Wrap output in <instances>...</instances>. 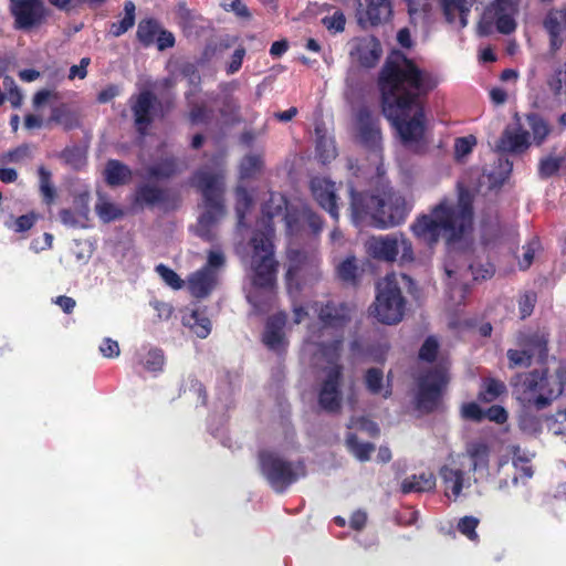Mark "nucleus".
I'll use <instances>...</instances> for the list:
<instances>
[{
	"label": "nucleus",
	"mask_w": 566,
	"mask_h": 566,
	"mask_svg": "<svg viewBox=\"0 0 566 566\" xmlns=\"http://www.w3.org/2000/svg\"><path fill=\"white\" fill-rule=\"evenodd\" d=\"M438 85L437 76L420 69L400 50H392L378 75L381 109L397 129L403 145L423 138L426 115L423 99Z\"/></svg>",
	"instance_id": "f257e3e1"
},
{
	"label": "nucleus",
	"mask_w": 566,
	"mask_h": 566,
	"mask_svg": "<svg viewBox=\"0 0 566 566\" xmlns=\"http://www.w3.org/2000/svg\"><path fill=\"white\" fill-rule=\"evenodd\" d=\"M274 238V228L269 223L263 229H255L249 241L253 272L251 282L254 290L247 298L258 313L269 312L275 298L279 262L275 259Z\"/></svg>",
	"instance_id": "f03ea898"
},
{
	"label": "nucleus",
	"mask_w": 566,
	"mask_h": 566,
	"mask_svg": "<svg viewBox=\"0 0 566 566\" xmlns=\"http://www.w3.org/2000/svg\"><path fill=\"white\" fill-rule=\"evenodd\" d=\"M350 210L355 223L370 221L385 229L405 222L413 202L398 191H385L382 196L369 191H356L350 187Z\"/></svg>",
	"instance_id": "7ed1b4c3"
},
{
	"label": "nucleus",
	"mask_w": 566,
	"mask_h": 566,
	"mask_svg": "<svg viewBox=\"0 0 566 566\" xmlns=\"http://www.w3.org/2000/svg\"><path fill=\"white\" fill-rule=\"evenodd\" d=\"M517 379V399L523 408L541 411L563 394L566 386V368L559 367L554 373L548 367L533 369L520 374Z\"/></svg>",
	"instance_id": "20e7f679"
},
{
	"label": "nucleus",
	"mask_w": 566,
	"mask_h": 566,
	"mask_svg": "<svg viewBox=\"0 0 566 566\" xmlns=\"http://www.w3.org/2000/svg\"><path fill=\"white\" fill-rule=\"evenodd\" d=\"M193 179L205 203V211L198 219L196 233L206 242H213L216 240L213 227L226 212L223 203L224 175L221 170L210 171L200 168L195 172Z\"/></svg>",
	"instance_id": "39448f33"
},
{
	"label": "nucleus",
	"mask_w": 566,
	"mask_h": 566,
	"mask_svg": "<svg viewBox=\"0 0 566 566\" xmlns=\"http://www.w3.org/2000/svg\"><path fill=\"white\" fill-rule=\"evenodd\" d=\"M413 237L424 245L434 247L440 238L448 243L460 241L464 235L458 231L450 212L440 202L430 209L429 213L418 216L410 224Z\"/></svg>",
	"instance_id": "423d86ee"
},
{
	"label": "nucleus",
	"mask_w": 566,
	"mask_h": 566,
	"mask_svg": "<svg viewBox=\"0 0 566 566\" xmlns=\"http://www.w3.org/2000/svg\"><path fill=\"white\" fill-rule=\"evenodd\" d=\"M258 463L262 476L276 493H284L307 473L304 461H289L273 450H260L258 452Z\"/></svg>",
	"instance_id": "0eeeda50"
},
{
	"label": "nucleus",
	"mask_w": 566,
	"mask_h": 566,
	"mask_svg": "<svg viewBox=\"0 0 566 566\" xmlns=\"http://www.w3.org/2000/svg\"><path fill=\"white\" fill-rule=\"evenodd\" d=\"M461 12L469 11V7L476 0H449ZM521 0H493L483 11L478 24V32L482 36L490 35L495 25L501 34H511L516 30L515 15L518 13Z\"/></svg>",
	"instance_id": "6e6552de"
},
{
	"label": "nucleus",
	"mask_w": 566,
	"mask_h": 566,
	"mask_svg": "<svg viewBox=\"0 0 566 566\" xmlns=\"http://www.w3.org/2000/svg\"><path fill=\"white\" fill-rule=\"evenodd\" d=\"M376 300L369 312L386 325L398 324L405 314L406 300L402 296L396 274H387L376 284Z\"/></svg>",
	"instance_id": "1a4fd4ad"
},
{
	"label": "nucleus",
	"mask_w": 566,
	"mask_h": 566,
	"mask_svg": "<svg viewBox=\"0 0 566 566\" xmlns=\"http://www.w3.org/2000/svg\"><path fill=\"white\" fill-rule=\"evenodd\" d=\"M549 333L546 329L518 332L515 337L516 349L506 352L509 368L530 367L534 357L545 364L548 357Z\"/></svg>",
	"instance_id": "9d476101"
},
{
	"label": "nucleus",
	"mask_w": 566,
	"mask_h": 566,
	"mask_svg": "<svg viewBox=\"0 0 566 566\" xmlns=\"http://www.w3.org/2000/svg\"><path fill=\"white\" fill-rule=\"evenodd\" d=\"M449 381V370L443 364H438L420 374L417 378V392L415 396L417 409L424 413L436 411Z\"/></svg>",
	"instance_id": "9b49d317"
},
{
	"label": "nucleus",
	"mask_w": 566,
	"mask_h": 566,
	"mask_svg": "<svg viewBox=\"0 0 566 566\" xmlns=\"http://www.w3.org/2000/svg\"><path fill=\"white\" fill-rule=\"evenodd\" d=\"M129 103L135 127L140 135L147 133L155 117L164 118L176 106L174 97L159 102L150 90H144L133 95Z\"/></svg>",
	"instance_id": "f8f14e48"
},
{
	"label": "nucleus",
	"mask_w": 566,
	"mask_h": 566,
	"mask_svg": "<svg viewBox=\"0 0 566 566\" xmlns=\"http://www.w3.org/2000/svg\"><path fill=\"white\" fill-rule=\"evenodd\" d=\"M324 377L319 384L317 401L328 413H337L342 409L344 366L324 367Z\"/></svg>",
	"instance_id": "ddd939ff"
},
{
	"label": "nucleus",
	"mask_w": 566,
	"mask_h": 566,
	"mask_svg": "<svg viewBox=\"0 0 566 566\" xmlns=\"http://www.w3.org/2000/svg\"><path fill=\"white\" fill-rule=\"evenodd\" d=\"M9 10L14 19V29L24 31L41 25L51 14L43 0H11Z\"/></svg>",
	"instance_id": "4468645a"
},
{
	"label": "nucleus",
	"mask_w": 566,
	"mask_h": 566,
	"mask_svg": "<svg viewBox=\"0 0 566 566\" xmlns=\"http://www.w3.org/2000/svg\"><path fill=\"white\" fill-rule=\"evenodd\" d=\"M458 203H453L450 199L443 198L439 202L444 205L450 212L452 221L455 223L458 231L463 235L472 230L473 226V197L470 191L459 185Z\"/></svg>",
	"instance_id": "2eb2a0df"
},
{
	"label": "nucleus",
	"mask_w": 566,
	"mask_h": 566,
	"mask_svg": "<svg viewBox=\"0 0 566 566\" xmlns=\"http://www.w3.org/2000/svg\"><path fill=\"white\" fill-rule=\"evenodd\" d=\"M177 197L169 189L161 188L150 182L139 184L133 196V205L140 209L164 207L165 209L176 207Z\"/></svg>",
	"instance_id": "dca6fc26"
},
{
	"label": "nucleus",
	"mask_w": 566,
	"mask_h": 566,
	"mask_svg": "<svg viewBox=\"0 0 566 566\" xmlns=\"http://www.w3.org/2000/svg\"><path fill=\"white\" fill-rule=\"evenodd\" d=\"M356 122L360 143L366 147H376L381 139L378 116L367 106H363L357 111Z\"/></svg>",
	"instance_id": "f3484780"
},
{
	"label": "nucleus",
	"mask_w": 566,
	"mask_h": 566,
	"mask_svg": "<svg viewBox=\"0 0 566 566\" xmlns=\"http://www.w3.org/2000/svg\"><path fill=\"white\" fill-rule=\"evenodd\" d=\"M382 54L381 43L375 35L357 39L350 55L365 69L375 67Z\"/></svg>",
	"instance_id": "a211bd4d"
},
{
	"label": "nucleus",
	"mask_w": 566,
	"mask_h": 566,
	"mask_svg": "<svg viewBox=\"0 0 566 566\" xmlns=\"http://www.w3.org/2000/svg\"><path fill=\"white\" fill-rule=\"evenodd\" d=\"M311 190L317 203L326 210L333 219L337 220L339 214L335 184L328 179L316 177L311 180Z\"/></svg>",
	"instance_id": "6ab92c4d"
},
{
	"label": "nucleus",
	"mask_w": 566,
	"mask_h": 566,
	"mask_svg": "<svg viewBox=\"0 0 566 566\" xmlns=\"http://www.w3.org/2000/svg\"><path fill=\"white\" fill-rule=\"evenodd\" d=\"M367 252L376 260L394 262L399 254L398 235H379L370 238L367 243Z\"/></svg>",
	"instance_id": "aec40b11"
},
{
	"label": "nucleus",
	"mask_w": 566,
	"mask_h": 566,
	"mask_svg": "<svg viewBox=\"0 0 566 566\" xmlns=\"http://www.w3.org/2000/svg\"><path fill=\"white\" fill-rule=\"evenodd\" d=\"M365 9H358V22L360 25L369 23L377 27L387 22L392 15V6L390 0H365Z\"/></svg>",
	"instance_id": "412c9836"
},
{
	"label": "nucleus",
	"mask_w": 566,
	"mask_h": 566,
	"mask_svg": "<svg viewBox=\"0 0 566 566\" xmlns=\"http://www.w3.org/2000/svg\"><path fill=\"white\" fill-rule=\"evenodd\" d=\"M286 324V315L279 312L271 315L265 323L262 335L263 344L271 350L280 352L285 346L284 327Z\"/></svg>",
	"instance_id": "4be33fe9"
},
{
	"label": "nucleus",
	"mask_w": 566,
	"mask_h": 566,
	"mask_svg": "<svg viewBox=\"0 0 566 566\" xmlns=\"http://www.w3.org/2000/svg\"><path fill=\"white\" fill-rule=\"evenodd\" d=\"M530 147V133L527 130L506 128L497 144L496 148L502 154H522Z\"/></svg>",
	"instance_id": "5701e85b"
},
{
	"label": "nucleus",
	"mask_w": 566,
	"mask_h": 566,
	"mask_svg": "<svg viewBox=\"0 0 566 566\" xmlns=\"http://www.w3.org/2000/svg\"><path fill=\"white\" fill-rule=\"evenodd\" d=\"M318 319L324 327L343 328L350 319L344 303L328 301L318 310Z\"/></svg>",
	"instance_id": "b1692460"
},
{
	"label": "nucleus",
	"mask_w": 566,
	"mask_h": 566,
	"mask_svg": "<svg viewBox=\"0 0 566 566\" xmlns=\"http://www.w3.org/2000/svg\"><path fill=\"white\" fill-rule=\"evenodd\" d=\"M228 88V84L222 85L221 94L213 101L219 104V114L224 123L238 124L241 122V106Z\"/></svg>",
	"instance_id": "393cba45"
},
{
	"label": "nucleus",
	"mask_w": 566,
	"mask_h": 566,
	"mask_svg": "<svg viewBox=\"0 0 566 566\" xmlns=\"http://www.w3.org/2000/svg\"><path fill=\"white\" fill-rule=\"evenodd\" d=\"M286 258L289 266L285 279L287 286L291 287L294 280L297 279L303 270L314 265L315 256L304 250L290 249L286 253Z\"/></svg>",
	"instance_id": "a878e982"
},
{
	"label": "nucleus",
	"mask_w": 566,
	"mask_h": 566,
	"mask_svg": "<svg viewBox=\"0 0 566 566\" xmlns=\"http://www.w3.org/2000/svg\"><path fill=\"white\" fill-rule=\"evenodd\" d=\"M364 382L371 395H381L388 399L392 395V373L387 375V385L384 386V373L380 368L371 367L365 371Z\"/></svg>",
	"instance_id": "bb28decb"
},
{
	"label": "nucleus",
	"mask_w": 566,
	"mask_h": 566,
	"mask_svg": "<svg viewBox=\"0 0 566 566\" xmlns=\"http://www.w3.org/2000/svg\"><path fill=\"white\" fill-rule=\"evenodd\" d=\"M181 163L175 156L160 158L155 164L146 168V177L156 180H169L181 172Z\"/></svg>",
	"instance_id": "cd10ccee"
},
{
	"label": "nucleus",
	"mask_w": 566,
	"mask_h": 566,
	"mask_svg": "<svg viewBox=\"0 0 566 566\" xmlns=\"http://www.w3.org/2000/svg\"><path fill=\"white\" fill-rule=\"evenodd\" d=\"M217 284V275L216 273L208 269L203 268L189 279V289L193 296L197 298L207 297Z\"/></svg>",
	"instance_id": "c85d7f7f"
},
{
	"label": "nucleus",
	"mask_w": 566,
	"mask_h": 566,
	"mask_svg": "<svg viewBox=\"0 0 566 566\" xmlns=\"http://www.w3.org/2000/svg\"><path fill=\"white\" fill-rule=\"evenodd\" d=\"M133 177V171L126 164L118 159H108L104 169V180L111 187L127 185Z\"/></svg>",
	"instance_id": "c756f323"
},
{
	"label": "nucleus",
	"mask_w": 566,
	"mask_h": 566,
	"mask_svg": "<svg viewBox=\"0 0 566 566\" xmlns=\"http://www.w3.org/2000/svg\"><path fill=\"white\" fill-rule=\"evenodd\" d=\"M436 488V476L433 473H420L419 475L412 474L411 476L406 478L401 482V492L403 494L409 493H423L430 492Z\"/></svg>",
	"instance_id": "7c9ffc66"
},
{
	"label": "nucleus",
	"mask_w": 566,
	"mask_h": 566,
	"mask_svg": "<svg viewBox=\"0 0 566 566\" xmlns=\"http://www.w3.org/2000/svg\"><path fill=\"white\" fill-rule=\"evenodd\" d=\"M439 474L446 490H450L454 499L460 496L463 489L464 471L449 465H442L439 470Z\"/></svg>",
	"instance_id": "2f4dec72"
},
{
	"label": "nucleus",
	"mask_w": 566,
	"mask_h": 566,
	"mask_svg": "<svg viewBox=\"0 0 566 566\" xmlns=\"http://www.w3.org/2000/svg\"><path fill=\"white\" fill-rule=\"evenodd\" d=\"M49 122L63 126L65 130H71L80 126L77 114L65 103L52 108Z\"/></svg>",
	"instance_id": "473e14b6"
},
{
	"label": "nucleus",
	"mask_w": 566,
	"mask_h": 566,
	"mask_svg": "<svg viewBox=\"0 0 566 566\" xmlns=\"http://www.w3.org/2000/svg\"><path fill=\"white\" fill-rule=\"evenodd\" d=\"M160 30L161 25L155 18L142 19L137 27L136 38L144 48H149L155 43Z\"/></svg>",
	"instance_id": "72a5a7b5"
},
{
	"label": "nucleus",
	"mask_w": 566,
	"mask_h": 566,
	"mask_svg": "<svg viewBox=\"0 0 566 566\" xmlns=\"http://www.w3.org/2000/svg\"><path fill=\"white\" fill-rule=\"evenodd\" d=\"M344 339L335 338L331 342H321L317 344V350L321 357L328 364L327 367L343 366L339 360L342 357Z\"/></svg>",
	"instance_id": "f704fd0d"
},
{
	"label": "nucleus",
	"mask_w": 566,
	"mask_h": 566,
	"mask_svg": "<svg viewBox=\"0 0 566 566\" xmlns=\"http://www.w3.org/2000/svg\"><path fill=\"white\" fill-rule=\"evenodd\" d=\"M184 325L188 326L198 337L206 338L211 332V322L203 311L192 310L184 316Z\"/></svg>",
	"instance_id": "c9c22d12"
},
{
	"label": "nucleus",
	"mask_w": 566,
	"mask_h": 566,
	"mask_svg": "<svg viewBox=\"0 0 566 566\" xmlns=\"http://www.w3.org/2000/svg\"><path fill=\"white\" fill-rule=\"evenodd\" d=\"M264 160L260 154H248L241 161L239 167L240 179H253L262 172Z\"/></svg>",
	"instance_id": "e433bc0d"
},
{
	"label": "nucleus",
	"mask_w": 566,
	"mask_h": 566,
	"mask_svg": "<svg viewBox=\"0 0 566 566\" xmlns=\"http://www.w3.org/2000/svg\"><path fill=\"white\" fill-rule=\"evenodd\" d=\"M338 279L347 284L357 285L359 266L355 255L346 256L336 268Z\"/></svg>",
	"instance_id": "4c0bfd02"
},
{
	"label": "nucleus",
	"mask_w": 566,
	"mask_h": 566,
	"mask_svg": "<svg viewBox=\"0 0 566 566\" xmlns=\"http://www.w3.org/2000/svg\"><path fill=\"white\" fill-rule=\"evenodd\" d=\"M505 391L506 386L503 381L495 378H486L478 394V400L480 402L490 403L496 400Z\"/></svg>",
	"instance_id": "58836bf2"
},
{
	"label": "nucleus",
	"mask_w": 566,
	"mask_h": 566,
	"mask_svg": "<svg viewBox=\"0 0 566 566\" xmlns=\"http://www.w3.org/2000/svg\"><path fill=\"white\" fill-rule=\"evenodd\" d=\"M124 11H125V17L122 20H119L117 22H113L111 24L109 33L113 36L118 38V36L123 35L135 24V11H136L135 3L130 0L126 1L124 4Z\"/></svg>",
	"instance_id": "ea45409f"
},
{
	"label": "nucleus",
	"mask_w": 566,
	"mask_h": 566,
	"mask_svg": "<svg viewBox=\"0 0 566 566\" xmlns=\"http://www.w3.org/2000/svg\"><path fill=\"white\" fill-rule=\"evenodd\" d=\"M347 449L361 462L368 461L370 454L375 451V446L370 442H359L355 433L349 432L346 436Z\"/></svg>",
	"instance_id": "a19ab883"
},
{
	"label": "nucleus",
	"mask_w": 566,
	"mask_h": 566,
	"mask_svg": "<svg viewBox=\"0 0 566 566\" xmlns=\"http://www.w3.org/2000/svg\"><path fill=\"white\" fill-rule=\"evenodd\" d=\"M546 84L554 97L566 95V62L547 77Z\"/></svg>",
	"instance_id": "79ce46f5"
},
{
	"label": "nucleus",
	"mask_w": 566,
	"mask_h": 566,
	"mask_svg": "<svg viewBox=\"0 0 566 566\" xmlns=\"http://www.w3.org/2000/svg\"><path fill=\"white\" fill-rule=\"evenodd\" d=\"M38 174L40 179V192L42 195L43 202L50 206L56 198V190L51 180V171L48 170L44 166H41L38 169Z\"/></svg>",
	"instance_id": "37998d69"
},
{
	"label": "nucleus",
	"mask_w": 566,
	"mask_h": 566,
	"mask_svg": "<svg viewBox=\"0 0 566 566\" xmlns=\"http://www.w3.org/2000/svg\"><path fill=\"white\" fill-rule=\"evenodd\" d=\"M467 452L472 460L473 470L486 467L489 463L490 448L485 442L476 441L469 444Z\"/></svg>",
	"instance_id": "c03bdc74"
},
{
	"label": "nucleus",
	"mask_w": 566,
	"mask_h": 566,
	"mask_svg": "<svg viewBox=\"0 0 566 566\" xmlns=\"http://www.w3.org/2000/svg\"><path fill=\"white\" fill-rule=\"evenodd\" d=\"M544 28L548 34H562L566 29V9L549 11L544 20Z\"/></svg>",
	"instance_id": "a18cd8bd"
},
{
	"label": "nucleus",
	"mask_w": 566,
	"mask_h": 566,
	"mask_svg": "<svg viewBox=\"0 0 566 566\" xmlns=\"http://www.w3.org/2000/svg\"><path fill=\"white\" fill-rule=\"evenodd\" d=\"M140 363L150 373L161 371L165 365L164 350L157 347L150 348Z\"/></svg>",
	"instance_id": "49530a36"
},
{
	"label": "nucleus",
	"mask_w": 566,
	"mask_h": 566,
	"mask_svg": "<svg viewBox=\"0 0 566 566\" xmlns=\"http://www.w3.org/2000/svg\"><path fill=\"white\" fill-rule=\"evenodd\" d=\"M253 205V198L245 187L238 186L235 188V212L240 220L245 218V214Z\"/></svg>",
	"instance_id": "de8ad7c7"
},
{
	"label": "nucleus",
	"mask_w": 566,
	"mask_h": 566,
	"mask_svg": "<svg viewBox=\"0 0 566 566\" xmlns=\"http://www.w3.org/2000/svg\"><path fill=\"white\" fill-rule=\"evenodd\" d=\"M285 206L286 200L282 195L271 192L270 199L262 206V213L271 220L274 217L280 216Z\"/></svg>",
	"instance_id": "09e8293b"
},
{
	"label": "nucleus",
	"mask_w": 566,
	"mask_h": 566,
	"mask_svg": "<svg viewBox=\"0 0 566 566\" xmlns=\"http://www.w3.org/2000/svg\"><path fill=\"white\" fill-rule=\"evenodd\" d=\"M61 222L71 228H84L85 221L88 220L87 212L74 211L72 209H62L59 212Z\"/></svg>",
	"instance_id": "8fccbe9b"
},
{
	"label": "nucleus",
	"mask_w": 566,
	"mask_h": 566,
	"mask_svg": "<svg viewBox=\"0 0 566 566\" xmlns=\"http://www.w3.org/2000/svg\"><path fill=\"white\" fill-rule=\"evenodd\" d=\"M564 161L563 157L555 156H546L543 157L538 163V176L542 179H547L557 174L562 164Z\"/></svg>",
	"instance_id": "3c124183"
},
{
	"label": "nucleus",
	"mask_w": 566,
	"mask_h": 566,
	"mask_svg": "<svg viewBox=\"0 0 566 566\" xmlns=\"http://www.w3.org/2000/svg\"><path fill=\"white\" fill-rule=\"evenodd\" d=\"M61 158L74 169H80L86 164L85 155L78 146L65 147L61 153Z\"/></svg>",
	"instance_id": "603ef678"
},
{
	"label": "nucleus",
	"mask_w": 566,
	"mask_h": 566,
	"mask_svg": "<svg viewBox=\"0 0 566 566\" xmlns=\"http://www.w3.org/2000/svg\"><path fill=\"white\" fill-rule=\"evenodd\" d=\"M480 524V520L474 516L461 517L457 524V530L470 541L479 539L476 527Z\"/></svg>",
	"instance_id": "864d4df0"
},
{
	"label": "nucleus",
	"mask_w": 566,
	"mask_h": 566,
	"mask_svg": "<svg viewBox=\"0 0 566 566\" xmlns=\"http://www.w3.org/2000/svg\"><path fill=\"white\" fill-rule=\"evenodd\" d=\"M460 417L465 421L480 423L484 420V410L474 401L464 402L460 407Z\"/></svg>",
	"instance_id": "5fc2aeb1"
},
{
	"label": "nucleus",
	"mask_w": 566,
	"mask_h": 566,
	"mask_svg": "<svg viewBox=\"0 0 566 566\" xmlns=\"http://www.w3.org/2000/svg\"><path fill=\"white\" fill-rule=\"evenodd\" d=\"M156 272L163 279V281L174 290H179L184 285V281L180 276L167 265L160 263L156 266Z\"/></svg>",
	"instance_id": "6e6d98bb"
},
{
	"label": "nucleus",
	"mask_w": 566,
	"mask_h": 566,
	"mask_svg": "<svg viewBox=\"0 0 566 566\" xmlns=\"http://www.w3.org/2000/svg\"><path fill=\"white\" fill-rule=\"evenodd\" d=\"M322 23L328 31L340 33L345 30L346 18L343 11L336 10L332 15L324 17Z\"/></svg>",
	"instance_id": "4d7b16f0"
},
{
	"label": "nucleus",
	"mask_w": 566,
	"mask_h": 566,
	"mask_svg": "<svg viewBox=\"0 0 566 566\" xmlns=\"http://www.w3.org/2000/svg\"><path fill=\"white\" fill-rule=\"evenodd\" d=\"M36 220L38 214L31 211L14 219L12 224L7 223V227L17 233H22L29 231L35 224Z\"/></svg>",
	"instance_id": "13d9d810"
},
{
	"label": "nucleus",
	"mask_w": 566,
	"mask_h": 566,
	"mask_svg": "<svg viewBox=\"0 0 566 566\" xmlns=\"http://www.w3.org/2000/svg\"><path fill=\"white\" fill-rule=\"evenodd\" d=\"M469 270L474 281L491 279L495 273L494 265L489 261L485 263L471 262Z\"/></svg>",
	"instance_id": "bf43d9fd"
},
{
	"label": "nucleus",
	"mask_w": 566,
	"mask_h": 566,
	"mask_svg": "<svg viewBox=\"0 0 566 566\" xmlns=\"http://www.w3.org/2000/svg\"><path fill=\"white\" fill-rule=\"evenodd\" d=\"M439 344L433 337H428L419 349V358L427 363H433L437 358Z\"/></svg>",
	"instance_id": "052dcab7"
},
{
	"label": "nucleus",
	"mask_w": 566,
	"mask_h": 566,
	"mask_svg": "<svg viewBox=\"0 0 566 566\" xmlns=\"http://www.w3.org/2000/svg\"><path fill=\"white\" fill-rule=\"evenodd\" d=\"M531 129L536 145H541L551 133L548 124L538 117L532 120Z\"/></svg>",
	"instance_id": "680f3d73"
},
{
	"label": "nucleus",
	"mask_w": 566,
	"mask_h": 566,
	"mask_svg": "<svg viewBox=\"0 0 566 566\" xmlns=\"http://www.w3.org/2000/svg\"><path fill=\"white\" fill-rule=\"evenodd\" d=\"M96 211L101 219H103L105 222H109L116 219H119L123 216V212L120 209H118L114 203L112 202H103L96 207Z\"/></svg>",
	"instance_id": "e2e57ef3"
},
{
	"label": "nucleus",
	"mask_w": 566,
	"mask_h": 566,
	"mask_svg": "<svg viewBox=\"0 0 566 566\" xmlns=\"http://www.w3.org/2000/svg\"><path fill=\"white\" fill-rule=\"evenodd\" d=\"M476 138L473 135L459 137L454 142V154L457 157H464L473 150Z\"/></svg>",
	"instance_id": "0e129e2a"
},
{
	"label": "nucleus",
	"mask_w": 566,
	"mask_h": 566,
	"mask_svg": "<svg viewBox=\"0 0 566 566\" xmlns=\"http://www.w3.org/2000/svg\"><path fill=\"white\" fill-rule=\"evenodd\" d=\"M536 303V294L534 292H526L518 300V308L521 318L525 319L531 316Z\"/></svg>",
	"instance_id": "69168bd1"
},
{
	"label": "nucleus",
	"mask_w": 566,
	"mask_h": 566,
	"mask_svg": "<svg viewBox=\"0 0 566 566\" xmlns=\"http://www.w3.org/2000/svg\"><path fill=\"white\" fill-rule=\"evenodd\" d=\"M353 427H358L359 429L365 430L370 437H377L380 433L378 424L366 417H359L357 419L352 418L348 428Z\"/></svg>",
	"instance_id": "338daca9"
},
{
	"label": "nucleus",
	"mask_w": 566,
	"mask_h": 566,
	"mask_svg": "<svg viewBox=\"0 0 566 566\" xmlns=\"http://www.w3.org/2000/svg\"><path fill=\"white\" fill-rule=\"evenodd\" d=\"M509 413L506 409L500 405H493L484 410V419H488L497 424H503L507 421Z\"/></svg>",
	"instance_id": "774afa93"
}]
</instances>
